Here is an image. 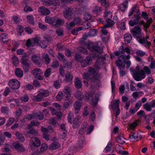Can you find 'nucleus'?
<instances>
[{
    "label": "nucleus",
    "mask_w": 155,
    "mask_h": 155,
    "mask_svg": "<svg viewBox=\"0 0 155 155\" xmlns=\"http://www.w3.org/2000/svg\"><path fill=\"white\" fill-rule=\"evenodd\" d=\"M42 59L45 61L47 65L48 64V54H44L42 56Z\"/></svg>",
    "instance_id": "ea45409f"
},
{
    "label": "nucleus",
    "mask_w": 155,
    "mask_h": 155,
    "mask_svg": "<svg viewBox=\"0 0 155 155\" xmlns=\"http://www.w3.org/2000/svg\"><path fill=\"white\" fill-rule=\"evenodd\" d=\"M94 126L93 125H91L87 129V134H89L93 130Z\"/></svg>",
    "instance_id": "052dcab7"
},
{
    "label": "nucleus",
    "mask_w": 155,
    "mask_h": 155,
    "mask_svg": "<svg viewBox=\"0 0 155 155\" xmlns=\"http://www.w3.org/2000/svg\"><path fill=\"white\" fill-rule=\"evenodd\" d=\"M127 7V5L124 4H122L120 5L119 8L122 11H124Z\"/></svg>",
    "instance_id": "680f3d73"
},
{
    "label": "nucleus",
    "mask_w": 155,
    "mask_h": 155,
    "mask_svg": "<svg viewBox=\"0 0 155 155\" xmlns=\"http://www.w3.org/2000/svg\"><path fill=\"white\" fill-rule=\"evenodd\" d=\"M133 35L136 38H140L142 37L141 29L138 26H135L132 29Z\"/></svg>",
    "instance_id": "423d86ee"
},
{
    "label": "nucleus",
    "mask_w": 155,
    "mask_h": 155,
    "mask_svg": "<svg viewBox=\"0 0 155 155\" xmlns=\"http://www.w3.org/2000/svg\"><path fill=\"white\" fill-rule=\"evenodd\" d=\"M74 107L75 110H79L81 106V103L80 102H75L74 105Z\"/></svg>",
    "instance_id": "c9c22d12"
},
{
    "label": "nucleus",
    "mask_w": 155,
    "mask_h": 155,
    "mask_svg": "<svg viewBox=\"0 0 155 155\" xmlns=\"http://www.w3.org/2000/svg\"><path fill=\"white\" fill-rule=\"evenodd\" d=\"M24 30L23 27L20 25H17V31L20 34V35H21L23 32Z\"/></svg>",
    "instance_id": "79ce46f5"
},
{
    "label": "nucleus",
    "mask_w": 155,
    "mask_h": 155,
    "mask_svg": "<svg viewBox=\"0 0 155 155\" xmlns=\"http://www.w3.org/2000/svg\"><path fill=\"white\" fill-rule=\"evenodd\" d=\"M84 79L86 80H88L91 78V76L88 73H85L83 75Z\"/></svg>",
    "instance_id": "6e6d98bb"
},
{
    "label": "nucleus",
    "mask_w": 155,
    "mask_h": 155,
    "mask_svg": "<svg viewBox=\"0 0 155 155\" xmlns=\"http://www.w3.org/2000/svg\"><path fill=\"white\" fill-rule=\"evenodd\" d=\"M60 4V2L58 0H49V5H58Z\"/></svg>",
    "instance_id": "a19ab883"
},
{
    "label": "nucleus",
    "mask_w": 155,
    "mask_h": 155,
    "mask_svg": "<svg viewBox=\"0 0 155 155\" xmlns=\"http://www.w3.org/2000/svg\"><path fill=\"white\" fill-rule=\"evenodd\" d=\"M21 100L25 102H27L29 99V96L27 94H25L21 97Z\"/></svg>",
    "instance_id": "de8ad7c7"
},
{
    "label": "nucleus",
    "mask_w": 155,
    "mask_h": 155,
    "mask_svg": "<svg viewBox=\"0 0 155 155\" xmlns=\"http://www.w3.org/2000/svg\"><path fill=\"white\" fill-rule=\"evenodd\" d=\"M136 54L141 57L144 56L146 54V52L141 50H138L136 51Z\"/></svg>",
    "instance_id": "8fccbe9b"
},
{
    "label": "nucleus",
    "mask_w": 155,
    "mask_h": 155,
    "mask_svg": "<svg viewBox=\"0 0 155 155\" xmlns=\"http://www.w3.org/2000/svg\"><path fill=\"white\" fill-rule=\"evenodd\" d=\"M64 15L66 18L68 20L71 19L72 16L71 9L70 8L66 9L64 12Z\"/></svg>",
    "instance_id": "1a4fd4ad"
},
{
    "label": "nucleus",
    "mask_w": 155,
    "mask_h": 155,
    "mask_svg": "<svg viewBox=\"0 0 155 155\" xmlns=\"http://www.w3.org/2000/svg\"><path fill=\"white\" fill-rule=\"evenodd\" d=\"M102 9L101 7L96 6L93 9V12L94 14L97 15L101 11Z\"/></svg>",
    "instance_id": "2f4dec72"
},
{
    "label": "nucleus",
    "mask_w": 155,
    "mask_h": 155,
    "mask_svg": "<svg viewBox=\"0 0 155 155\" xmlns=\"http://www.w3.org/2000/svg\"><path fill=\"white\" fill-rule=\"evenodd\" d=\"M96 34V31L95 30H92L89 32L88 35L90 36L94 37L95 36Z\"/></svg>",
    "instance_id": "603ef678"
},
{
    "label": "nucleus",
    "mask_w": 155,
    "mask_h": 155,
    "mask_svg": "<svg viewBox=\"0 0 155 155\" xmlns=\"http://www.w3.org/2000/svg\"><path fill=\"white\" fill-rule=\"evenodd\" d=\"M73 101L71 100H70L68 101H65L64 102L63 105V110H65L67 108L69 107L70 105L72 104Z\"/></svg>",
    "instance_id": "cd10ccee"
},
{
    "label": "nucleus",
    "mask_w": 155,
    "mask_h": 155,
    "mask_svg": "<svg viewBox=\"0 0 155 155\" xmlns=\"http://www.w3.org/2000/svg\"><path fill=\"white\" fill-rule=\"evenodd\" d=\"M143 107L147 111H149L151 110L152 107L151 105L148 103H146L143 105Z\"/></svg>",
    "instance_id": "58836bf2"
},
{
    "label": "nucleus",
    "mask_w": 155,
    "mask_h": 155,
    "mask_svg": "<svg viewBox=\"0 0 155 155\" xmlns=\"http://www.w3.org/2000/svg\"><path fill=\"white\" fill-rule=\"evenodd\" d=\"M34 119H38L39 120H41L43 119L44 118V116L42 112H38L35 113H34Z\"/></svg>",
    "instance_id": "aec40b11"
},
{
    "label": "nucleus",
    "mask_w": 155,
    "mask_h": 155,
    "mask_svg": "<svg viewBox=\"0 0 155 155\" xmlns=\"http://www.w3.org/2000/svg\"><path fill=\"white\" fill-rule=\"evenodd\" d=\"M125 56L124 55H121L118 57V60L116 61V64L120 70L123 69L125 67L123 62H125Z\"/></svg>",
    "instance_id": "20e7f679"
},
{
    "label": "nucleus",
    "mask_w": 155,
    "mask_h": 155,
    "mask_svg": "<svg viewBox=\"0 0 155 155\" xmlns=\"http://www.w3.org/2000/svg\"><path fill=\"white\" fill-rule=\"evenodd\" d=\"M54 86L56 89L60 88L61 84L59 80L55 81L54 82Z\"/></svg>",
    "instance_id": "5fc2aeb1"
},
{
    "label": "nucleus",
    "mask_w": 155,
    "mask_h": 155,
    "mask_svg": "<svg viewBox=\"0 0 155 155\" xmlns=\"http://www.w3.org/2000/svg\"><path fill=\"white\" fill-rule=\"evenodd\" d=\"M64 23V20L61 19H58L56 20L54 25L56 27H58L63 25Z\"/></svg>",
    "instance_id": "f704fd0d"
},
{
    "label": "nucleus",
    "mask_w": 155,
    "mask_h": 155,
    "mask_svg": "<svg viewBox=\"0 0 155 155\" xmlns=\"http://www.w3.org/2000/svg\"><path fill=\"white\" fill-rule=\"evenodd\" d=\"M41 130L43 132L42 135L44 138L47 140H48V136L47 134L48 132V130L47 128L44 127H41Z\"/></svg>",
    "instance_id": "f3484780"
},
{
    "label": "nucleus",
    "mask_w": 155,
    "mask_h": 155,
    "mask_svg": "<svg viewBox=\"0 0 155 155\" xmlns=\"http://www.w3.org/2000/svg\"><path fill=\"white\" fill-rule=\"evenodd\" d=\"M31 72L34 75L40 74L42 73V71L40 69L38 68H36L32 70Z\"/></svg>",
    "instance_id": "72a5a7b5"
},
{
    "label": "nucleus",
    "mask_w": 155,
    "mask_h": 155,
    "mask_svg": "<svg viewBox=\"0 0 155 155\" xmlns=\"http://www.w3.org/2000/svg\"><path fill=\"white\" fill-rule=\"evenodd\" d=\"M15 135L17 138L20 141L24 142L25 141L24 137L21 134L18 132H16Z\"/></svg>",
    "instance_id": "7c9ffc66"
},
{
    "label": "nucleus",
    "mask_w": 155,
    "mask_h": 155,
    "mask_svg": "<svg viewBox=\"0 0 155 155\" xmlns=\"http://www.w3.org/2000/svg\"><path fill=\"white\" fill-rule=\"evenodd\" d=\"M39 40L38 38L28 39L26 41V46L27 47L34 46L36 44L38 43Z\"/></svg>",
    "instance_id": "0eeeda50"
},
{
    "label": "nucleus",
    "mask_w": 155,
    "mask_h": 155,
    "mask_svg": "<svg viewBox=\"0 0 155 155\" xmlns=\"http://www.w3.org/2000/svg\"><path fill=\"white\" fill-rule=\"evenodd\" d=\"M78 51L84 53V54H88L87 51L85 49L82 47H79L78 48Z\"/></svg>",
    "instance_id": "49530a36"
},
{
    "label": "nucleus",
    "mask_w": 155,
    "mask_h": 155,
    "mask_svg": "<svg viewBox=\"0 0 155 155\" xmlns=\"http://www.w3.org/2000/svg\"><path fill=\"white\" fill-rule=\"evenodd\" d=\"M75 58L81 63L82 66L84 67L91 64L92 61V58L91 57L87 56L85 59H84L82 56L77 54L75 55Z\"/></svg>",
    "instance_id": "f03ea898"
},
{
    "label": "nucleus",
    "mask_w": 155,
    "mask_h": 155,
    "mask_svg": "<svg viewBox=\"0 0 155 155\" xmlns=\"http://www.w3.org/2000/svg\"><path fill=\"white\" fill-rule=\"evenodd\" d=\"M15 73L16 76L19 78L22 77L23 75L22 71L19 68L15 69Z\"/></svg>",
    "instance_id": "bb28decb"
},
{
    "label": "nucleus",
    "mask_w": 155,
    "mask_h": 155,
    "mask_svg": "<svg viewBox=\"0 0 155 155\" xmlns=\"http://www.w3.org/2000/svg\"><path fill=\"white\" fill-rule=\"evenodd\" d=\"M106 21L107 24L103 26V28H105L111 27L114 24V22L109 18H107L106 19Z\"/></svg>",
    "instance_id": "a211bd4d"
},
{
    "label": "nucleus",
    "mask_w": 155,
    "mask_h": 155,
    "mask_svg": "<svg viewBox=\"0 0 155 155\" xmlns=\"http://www.w3.org/2000/svg\"><path fill=\"white\" fill-rule=\"evenodd\" d=\"M124 39L125 42L129 43L132 39V37L129 33H126L124 35Z\"/></svg>",
    "instance_id": "393cba45"
},
{
    "label": "nucleus",
    "mask_w": 155,
    "mask_h": 155,
    "mask_svg": "<svg viewBox=\"0 0 155 155\" xmlns=\"http://www.w3.org/2000/svg\"><path fill=\"white\" fill-rule=\"evenodd\" d=\"M88 48L90 51H92L98 53H102L103 51V49L101 47L96 45L93 46L92 47H88Z\"/></svg>",
    "instance_id": "4468645a"
},
{
    "label": "nucleus",
    "mask_w": 155,
    "mask_h": 155,
    "mask_svg": "<svg viewBox=\"0 0 155 155\" xmlns=\"http://www.w3.org/2000/svg\"><path fill=\"white\" fill-rule=\"evenodd\" d=\"M74 95L76 97L80 100L82 101L84 98V95L82 92L80 91H77L75 94Z\"/></svg>",
    "instance_id": "4be33fe9"
},
{
    "label": "nucleus",
    "mask_w": 155,
    "mask_h": 155,
    "mask_svg": "<svg viewBox=\"0 0 155 155\" xmlns=\"http://www.w3.org/2000/svg\"><path fill=\"white\" fill-rule=\"evenodd\" d=\"M8 37V35L5 33H2L0 35V40L3 43H6L8 42L9 40L7 39Z\"/></svg>",
    "instance_id": "6ab92c4d"
},
{
    "label": "nucleus",
    "mask_w": 155,
    "mask_h": 155,
    "mask_svg": "<svg viewBox=\"0 0 155 155\" xmlns=\"http://www.w3.org/2000/svg\"><path fill=\"white\" fill-rule=\"evenodd\" d=\"M82 121L81 118L80 116H77L74 120L73 122V127L75 128L78 126Z\"/></svg>",
    "instance_id": "9b49d317"
},
{
    "label": "nucleus",
    "mask_w": 155,
    "mask_h": 155,
    "mask_svg": "<svg viewBox=\"0 0 155 155\" xmlns=\"http://www.w3.org/2000/svg\"><path fill=\"white\" fill-rule=\"evenodd\" d=\"M124 139L125 138L122 134L120 135L117 138L118 143L121 144H123L125 143L124 141Z\"/></svg>",
    "instance_id": "a878e982"
},
{
    "label": "nucleus",
    "mask_w": 155,
    "mask_h": 155,
    "mask_svg": "<svg viewBox=\"0 0 155 155\" xmlns=\"http://www.w3.org/2000/svg\"><path fill=\"white\" fill-rule=\"evenodd\" d=\"M104 16L107 18H112V14L110 11H105L104 14Z\"/></svg>",
    "instance_id": "e433bc0d"
},
{
    "label": "nucleus",
    "mask_w": 155,
    "mask_h": 155,
    "mask_svg": "<svg viewBox=\"0 0 155 155\" xmlns=\"http://www.w3.org/2000/svg\"><path fill=\"white\" fill-rule=\"evenodd\" d=\"M73 76L72 74L69 72H67L65 74V81L67 82H71L72 81Z\"/></svg>",
    "instance_id": "412c9836"
},
{
    "label": "nucleus",
    "mask_w": 155,
    "mask_h": 155,
    "mask_svg": "<svg viewBox=\"0 0 155 155\" xmlns=\"http://www.w3.org/2000/svg\"><path fill=\"white\" fill-rule=\"evenodd\" d=\"M53 105L58 110H60L61 109V105L58 103H54L53 104Z\"/></svg>",
    "instance_id": "13d9d810"
},
{
    "label": "nucleus",
    "mask_w": 155,
    "mask_h": 155,
    "mask_svg": "<svg viewBox=\"0 0 155 155\" xmlns=\"http://www.w3.org/2000/svg\"><path fill=\"white\" fill-rule=\"evenodd\" d=\"M3 135L8 138L10 139L12 137L11 134L7 131H5L3 133Z\"/></svg>",
    "instance_id": "69168bd1"
},
{
    "label": "nucleus",
    "mask_w": 155,
    "mask_h": 155,
    "mask_svg": "<svg viewBox=\"0 0 155 155\" xmlns=\"http://www.w3.org/2000/svg\"><path fill=\"white\" fill-rule=\"evenodd\" d=\"M13 63L14 65L16 66L18 64L19 60L18 58L15 55H13L12 57Z\"/></svg>",
    "instance_id": "c03bdc74"
},
{
    "label": "nucleus",
    "mask_w": 155,
    "mask_h": 155,
    "mask_svg": "<svg viewBox=\"0 0 155 155\" xmlns=\"http://www.w3.org/2000/svg\"><path fill=\"white\" fill-rule=\"evenodd\" d=\"M38 11L43 15H47L48 14V10L44 6H41L38 8Z\"/></svg>",
    "instance_id": "2eb2a0df"
},
{
    "label": "nucleus",
    "mask_w": 155,
    "mask_h": 155,
    "mask_svg": "<svg viewBox=\"0 0 155 155\" xmlns=\"http://www.w3.org/2000/svg\"><path fill=\"white\" fill-rule=\"evenodd\" d=\"M61 144L57 141H54L49 145V149L51 150L57 149L60 147Z\"/></svg>",
    "instance_id": "ddd939ff"
},
{
    "label": "nucleus",
    "mask_w": 155,
    "mask_h": 155,
    "mask_svg": "<svg viewBox=\"0 0 155 155\" xmlns=\"http://www.w3.org/2000/svg\"><path fill=\"white\" fill-rule=\"evenodd\" d=\"M112 146V143L110 142H109L105 148V151L106 152L109 151L111 149Z\"/></svg>",
    "instance_id": "09e8293b"
},
{
    "label": "nucleus",
    "mask_w": 155,
    "mask_h": 155,
    "mask_svg": "<svg viewBox=\"0 0 155 155\" xmlns=\"http://www.w3.org/2000/svg\"><path fill=\"white\" fill-rule=\"evenodd\" d=\"M74 84L77 88H80L82 87L81 82L78 78H76L75 80Z\"/></svg>",
    "instance_id": "c85d7f7f"
},
{
    "label": "nucleus",
    "mask_w": 155,
    "mask_h": 155,
    "mask_svg": "<svg viewBox=\"0 0 155 155\" xmlns=\"http://www.w3.org/2000/svg\"><path fill=\"white\" fill-rule=\"evenodd\" d=\"M15 120V119L13 117H9L6 124V126L8 127L14 123Z\"/></svg>",
    "instance_id": "4c0bfd02"
},
{
    "label": "nucleus",
    "mask_w": 155,
    "mask_h": 155,
    "mask_svg": "<svg viewBox=\"0 0 155 155\" xmlns=\"http://www.w3.org/2000/svg\"><path fill=\"white\" fill-rule=\"evenodd\" d=\"M129 138L131 140H136L137 141L140 140L141 138V135L138 133L131 132L129 136Z\"/></svg>",
    "instance_id": "6e6552de"
},
{
    "label": "nucleus",
    "mask_w": 155,
    "mask_h": 155,
    "mask_svg": "<svg viewBox=\"0 0 155 155\" xmlns=\"http://www.w3.org/2000/svg\"><path fill=\"white\" fill-rule=\"evenodd\" d=\"M138 124V121H135L130 124V127L131 129H134L136 127Z\"/></svg>",
    "instance_id": "0e129e2a"
},
{
    "label": "nucleus",
    "mask_w": 155,
    "mask_h": 155,
    "mask_svg": "<svg viewBox=\"0 0 155 155\" xmlns=\"http://www.w3.org/2000/svg\"><path fill=\"white\" fill-rule=\"evenodd\" d=\"M98 63L97 61L96 62L95 65V66L94 67V69L92 68H90L88 70V72L90 73L89 74L92 77H93V75H94L95 73V70H97L99 69V67L98 66Z\"/></svg>",
    "instance_id": "f8f14e48"
},
{
    "label": "nucleus",
    "mask_w": 155,
    "mask_h": 155,
    "mask_svg": "<svg viewBox=\"0 0 155 155\" xmlns=\"http://www.w3.org/2000/svg\"><path fill=\"white\" fill-rule=\"evenodd\" d=\"M120 101L119 99H116L111 105L112 108L113 109H116L119 108Z\"/></svg>",
    "instance_id": "c756f323"
},
{
    "label": "nucleus",
    "mask_w": 155,
    "mask_h": 155,
    "mask_svg": "<svg viewBox=\"0 0 155 155\" xmlns=\"http://www.w3.org/2000/svg\"><path fill=\"white\" fill-rule=\"evenodd\" d=\"M38 27L44 30H45L47 29V26L41 22L38 23Z\"/></svg>",
    "instance_id": "4d7b16f0"
},
{
    "label": "nucleus",
    "mask_w": 155,
    "mask_h": 155,
    "mask_svg": "<svg viewBox=\"0 0 155 155\" xmlns=\"http://www.w3.org/2000/svg\"><path fill=\"white\" fill-rule=\"evenodd\" d=\"M32 60L35 64L36 65H39L41 64V58L36 54L32 55Z\"/></svg>",
    "instance_id": "9d476101"
},
{
    "label": "nucleus",
    "mask_w": 155,
    "mask_h": 155,
    "mask_svg": "<svg viewBox=\"0 0 155 155\" xmlns=\"http://www.w3.org/2000/svg\"><path fill=\"white\" fill-rule=\"evenodd\" d=\"M10 92L11 91L10 88L6 87L3 92V94L4 96H7Z\"/></svg>",
    "instance_id": "e2e57ef3"
},
{
    "label": "nucleus",
    "mask_w": 155,
    "mask_h": 155,
    "mask_svg": "<svg viewBox=\"0 0 155 155\" xmlns=\"http://www.w3.org/2000/svg\"><path fill=\"white\" fill-rule=\"evenodd\" d=\"M15 148L21 151H23L25 150V149L23 147L22 145L19 144L18 143H16L14 144Z\"/></svg>",
    "instance_id": "473e14b6"
},
{
    "label": "nucleus",
    "mask_w": 155,
    "mask_h": 155,
    "mask_svg": "<svg viewBox=\"0 0 155 155\" xmlns=\"http://www.w3.org/2000/svg\"><path fill=\"white\" fill-rule=\"evenodd\" d=\"M8 107H2L1 108V110L2 113L7 114L8 112Z\"/></svg>",
    "instance_id": "864d4df0"
},
{
    "label": "nucleus",
    "mask_w": 155,
    "mask_h": 155,
    "mask_svg": "<svg viewBox=\"0 0 155 155\" xmlns=\"http://www.w3.org/2000/svg\"><path fill=\"white\" fill-rule=\"evenodd\" d=\"M8 84L12 89L15 90L18 89L20 86L19 82L17 80L14 79L10 80Z\"/></svg>",
    "instance_id": "39448f33"
},
{
    "label": "nucleus",
    "mask_w": 155,
    "mask_h": 155,
    "mask_svg": "<svg viewBox=\"0 0 155 155\" xmlns=\"http://www.w3.org/2000/svg\"><path fill=\"white\" fill-rule=\"evenodd\" d=\"M25 31L29 34H31L33 32L32 29L29 26L25 27Z\"/></svg>",
    "instance_id": "338daca9"
},
{
    "label": "nucleus",
    "mask_w": 155,
    "mask_h": 155,
    "mask_svg": "<svg viewBox=\"0 0 155 155\" xmlns=\"http://www.w3.org/2000/svg\"><path fill=\"white\" fill-rule=\"evenodd\" d=\"M31 134L34 136H37L38 134V131H36L34 128H32L29 130L27 132V134H26V136L28 137V134Z\"/></svg>",
    "instance_id": "5701e85b"
},
{
    "label": "nucleus",
    "mask_w": 155,
    "mask_h": 155,
    "mask_svg": "<svg viewBox=\"0 0 155 155\" xmlns=\"http://www.w3.org/2000/svg\"><path fill=\"white\" fill-rule=\"evenodd\" d=\"M31 140L32 142V144L35 147H38L41 144V142L38 139L37 137H32L31 138Z\"/></svg>",
    "instance_id": "dca6fc26"
},
{
    "label": "nucleus",
    "mask_w": 155,
    "mask_h": 155,
    "mask_svg": "<svg viewBox=\"0 0 155 155\" xmlns=\"http://www.w3.org/2000/svg\"><path fill=\"white\" fill-rule=\"evenodd\" d=\"M48 95V93L46 91L42 90L37 95L34 97V100L36 102L41 101L43 97H47Z\"/></svg>",
    "instance_id": "7ed1b4c3"
},
{
    "label": "nucleus",
    "mask_w": 155,
    "mask_h": 155,
    "mask_svg": "<svg viewBox=\"0 0 155 155\" xmlns=\"http://www.w3.org/2000/svg\"><path fill=\"white\" fill-rule=\"evenodd\" d=\"M139 42L140 43L143 44L146 47H149L151 44L150 42L147 41L144 38L140 39Z\"/></svg>",
    "instance_id": "b1692460"
},
{
    "label": "nucleus",
    "mask_w": 155,
    "mask_h": 155,
    "mask_svg": "<svg viewBox=\"0 0 155 155\" xmlns=\"http://www.w3.org/2000/svg\"><path fill=\"white\" fill-rule=\"evenodd\" d=\"M27 18H28V20L29 21V22L30 23L33 24L34 22H33V17L32 16H27Z\"/></svg>",
    "instance_id": "774afa93"
},
{
    "label": "nucleus",
    "mask_w": 155,
    "mask_h": 155,
    "mask_svg": "<svg viewBox=\"0 0 155 155\" xmlns=\"http://www.w3.org/2000/svg\"><path fill=\"white\" fill-rule=\"evenodd\" d=\"M115 148V150L118 153H121L123 149L122 147L119 144H117L116 145Z\"/></svg>",
    "instance_id": "a18cd8bd"
},
{
    "label": "nucleus",
    "mask_w": 155,
    "mask_h": 155,
    "mask_svg": "<svg viewBox=\"0 0 155 155\" xmlns=\"http://www.w3.org/2000/svg\"><path fill=\"white\" fill-rule=\"evenodd\" d=\"M63 94L61 91H59L56 96V100L58 101H60L62 98Z\"/></svg>",
    "instance_id": "37998d69"
},
{
    "label": "nucleus",
    "mask_w": 155,
    "mask_h": 155,
    "mask_svg": "<svg viewBox=\"0 0 155 155\" xmlns=\"http://www.w3.org/2000/svg\"><path fill=\"white\" fill-rule=\"evenodd\" d=\"M70 89L68 86H66L64 87L63 90V91L65 94L70 93Z\"/></svg>",
    "instance_id": "3c124183"
},
{
    "label": "nucleus",
    "mask_w": 155,
    "mask_h": 155,
    "mask_svg": "<svg viewBox=\"0 0 155 155\" xmlns=\"http://www.w3.org/2000/svg\"><path fill=\"white\" fill-rule=\"evenodd\" d=\"M143 70H140V68L137 66L135 69L132 72V74L134 79L137 81H140L146 76V74H150L151 71L149 68L147 66L143 67Z\"/></svg>",
    "instance_id": "f257e3e1"
},
{
    "label": "nucleus",
    "mask_w": 155,
    "mask_h": 155,
    "mask_svg": "<svg viewBox=\"0 0 155 155\" xmlns=\"http://www.w3.org/2000/svg\"><path fill=\"white\" fill-rule=\"evenodd\" d=\"M25 118L29 120H31L33 119H34V113L32 114H27Z\"/></svg>",
    "instance_id": "bf43d9fd"
}]
</instances>
